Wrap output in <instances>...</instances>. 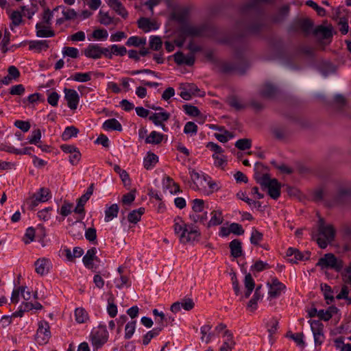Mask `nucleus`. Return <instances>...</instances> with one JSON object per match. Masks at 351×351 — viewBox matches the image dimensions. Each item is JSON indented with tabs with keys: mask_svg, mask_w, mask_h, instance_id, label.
Segmentation results:
<instances>
[{
	"mask_svg": "<svg viewBox=\"0 0 351 351\" xmlns=\"http://www.w3.org/2000/svg\"><path fill=\"white\" fill-rule=\"evenodd\" d=\"M289 6L286 5L281 7L277 14L274 17V21L276 23L282 22L286 19V18L289 16Z\"/></svg>",
	"mask_w": 351,
	"mask_h": 351,
	"instance_id": "473e14b6",
	"label": "nucleus"
},
{
	"mask_svg": "<svg viewBox=\"0 0 351 351\" xmlns=\"http://www.w3.org/2000/svg\"><path fill=\"white\" fill-rule=\"evenodd\" d=\"M62 53L64 56L72 58H77L79 56V50L75 47H65L63 48Z\"/></svg>",
	"mask_w": 351,
	"mask_h": 351,
	"instance_id": "69168bd1",
	"label": "nucleus"
},
{
	"mask_svg": "<svg viewBox=\"0 0 351 351\" xmlns=\"http://www.w3.org/2000/svg\"><path fill=\"white\" fill-rule=\"evenodd\" d=\"M276 92L277 88L270 83L265 84L261 90V94L265 97H272Z\"/></svg>",
	"mask_w": 351,
	"mask_h": 351,
	"instance_id": "2f4dec72",
	"label": "nucleus"
},
{
	"mask_svg": "<svg viewBox=\"0 0 351 351\" xmlns=\"http://www.w3.org/2000/svg\"><path fill=\"white\" fill-rule=\"evenodd\" d=\"M244 285L246 289L245 295L248 298L255 287V282L250 274H247L245 276Z\"/></svg>",
	"mask_w": 351,
	"mask_h": 351,
	"instance_id": "c85d7f7f",
	"label": "nucleus"
},
{
	"mask_svg": "<svg viewBox=\"0 0 351 351\" xmlns=\"http://www.w3.org/2000/svg\"><path fill=\"white\" fill-rule=\"evenodd\" d=\"M348 289L346 286H343L339 293L336 296L337 300L345 299L346 305H351V298L348 297Z\"/></svg>",
	"mask_w": 351,
	"mask_h": 351,
	"instance_id": "bf43d9fd",
	"label": "nucleus"
},
{
	"mask_svg": "<svg viewBox=\"0 0 351 351\" xmlns=\"http://www.w3.org/2000/svg\"><path fill=\"white\" fill-rule=\"evenodd\" d=\"M265 27L262 22L256 21L248 27L247 31L250 34H256L263 31Z\"/></svg>",
	"mask_w": 351,
	"mask_h": 351,
	"instance_id": "8fccbe9b",
	"label": "nucleus"
},
{
	"mask_svg": "<svg viewBox=\"0 0 351 351\" xmlns=\"http://www.w3.org/2000/svg\"><path fill=\"white\" fill-rule=\"evenodd\" d=\"M205 32L203 25H186L183 27V32L189 36H202Z\"/></svg>",
	"mask_w": 351,
	"mask_h": 351,
	"instance_id": "dca6fc26",
	"label": "nucleus"
},
{
	"mask_svg": "<svg viewBox=\"0 0 351 351\" xmlns=\"http://www.w3.org/2000/svg\"><path fill=\"white\" fill-rule=\"evenodd\" d=\"M10 19L12 21L10 24V27L12 31L14 30V27H17L22 23V14L19 11H13L10 16Z\"/></svg>",
	"mask_w": 351,
	"mask_h": 351,
	"instance_id": "a19ab883",
	"label": "nucleus"
},
{
	"mask_svg": "<svg viewBox=\"0 0 351 351\" xmlns=\"http://www.w3.org/2000/svg\"><path fill=\"white\" fill-rule=\"evenodd\" d=\"M35 28L37 37L51 38L55 36V32L51 28V25L37 23Z\"/></svg>",
	"mask_w": 351,
	"mask_h": 351,
	"instance_id": "2eb2a0df",
	"label": "nucleus"
},
{
	"mask_svg": "<svg viewBox=\"0 0 351 351\" xmlns=\"http://www.w3.org/2000/svg\"><path fill=\"white\" fill-rule=\"evenodd\" d=\"M321 289L325 300H326V303L328 304H330L335 300L333 291H332L331 287L326 284H324L321 285Z\"/></svg>",
	"mask_w": 351,
	"mask_h": 351,
	"instance_id": "4c0bfd02",
	"label": "nucleus"
},
{
	"mask_svg": "<svg viewBox=\"0 0 351 351\" xmlns=\"http://www.w3.org/2000/svg\"><path fill=\"white\" fill-rule=\"evenodd\" d=\"M146 44L145 38H140L136 36H130L125 43V45L128 47H140L143 46Z\"/></svg>",
	"mask_w": 351,
	"mask_h": 351,
	"instance_id": "58836bf2",
	"label": "nucleus"
},
{
	"mask_svg": "<svg viewBox=\"0 0 351 351\" xmlns=\"http://www.w3.org/2000/svg\"><path fill=\"white\" fill-rule=\"evenodd\" d=\"M269 268H270L269 264L262 261H257L251 266V270L257 272L262 271Z\"/></svg>",
	"mask_w": 351,
	"mask_h": 351,
	"instance_id": "338daca9",
	"label": "nucleus"
},
{
	"mask_svg": "<svg viewBox=\"0 0 351 351\" xmlns=\"http://www.w3.org/2000/svg\"><path fill=\"white\" fill-rule=\"evenodd\" d=\"M115 286L118 289H123V287H129L131 285L129 277L125 274H121L119 278L114 280Z\"/></svg>",
	"mask_w": 351,
	"mask_h": 351,
	"instance_id": "ea45409f",
	"label": "nucleus"
},
{
	"mask_svg": "<svg viewBox=\"0 0 351 351\" xmlns=\"http://www.w3.org/2000/svg\"><path fill=\"white\" fill-rule=\"evenodd\" d=\"M162 40L160 37L152 36L149 38V47L152 49L158 51L162 47Z\"/></svg>",
	"mask_w": 351,
	"mask_h": 351,
	"instance_id": "5fc2aeb1",
	"label": "nucleus"
},
{
	"mask_svg": "<svg viewBox=\"0 0 351 351\" xmlns=\"http://www.w3.org/2000/svg\"><path fill=\"white\" fill-rule=\"evenodd\" d=\"M61 6H56L53 10H50L49 8H45L42 15V21L40 23L51 25V20L53 17V14L55 12H57Z\"/></svg>",
	"mask_w": 351,
	"mask_h": 351,
	"instance_id": "bb28decb",
	"label": "nucleus"
},
{
	"mask_svg": "<svg viewBox=\"0 0 351 351\" xmlns=\"http://www.w3.org/2000/svg\"><path fill=\"white\" fill-rule=\"evenodd\" d=\"M21 288V297L23 298L24 302L23 304L25 307H36V308H41L43 307V304L36 300V295H34V302L32 300V294L31 292L27 289L26 287H20Z\"/></svg>",
	"mask_w": 351,
	"mask_h": 351,
	"instance_id": "ddd939ff",
	"label": "nucleus"
},
{
	"mask_svg": "<svg viewBox=\"0 0 351 351\" xmlns=\"http://www.w3.org/2000/svg\"><path fill=\"white\" fill-rule=\"evenodd\" d=\"M85 238L89 242L95 243L97 240V230L95 228H88L85 231Z\"/></svg>",
	"mask_w": 351,
	"mask_h": 351,
	"instance_id": "774afa93",
	"label": "nucleus"
},
{
	"mask_svg": "<svg viewBox=\"0 0 351 351\" xmlns=\"http://www.w3.org/2000/svg\"><path fill=\"white\" fill-rule=\"evenodd\" d=\"M64 98L67 101L68 107L71 110H75L77 108L80 97L75 90L64 88Z\"/></svg>",
	"mask_w": 351,
	"mask_h": 351,
	"instance_id": "4468645a",
	"label": "nucleus"
},
{
	"mask_svg": "<svg viewBox=\"0 0 351 351\" xmlns=\"http://www.w3.org/2000/svg\"><path fill=\"white\" fill-rule=\"evenodd\" d=\"M184 132L191 136L195 135L197 132V125L194 122L189 121L184 127Z\"/></svg>",
	"mask_w": 351,
	"mask_h": 351,
	"instance_id": "4d7b16f0",
	"label": "nucleus"
},
{
	"mask_svg": "<svg viewBox=\"0 0 351 351\" xmlns=\"http://www.w3.org/2000/svg\"><path fill=\"white\" fill-rule=\"evenodd\" d=\"M110 50L112 51V54L119 56H125L128 51L126 48L123 45H112L110 46Z\"/></svg>",
	"mask_w": 351,
	"mask_h": 351,
	"instance_id": "6e6d98bb",
	"label": "nucleus"
},
{
	"mask_svg": "<svg viewBox=\"0 0 351 351\" xmlns=\"http://www.w3.org/2000/svg\"><path fill=\"white\" fill-rule=\"evenodd\" d=\"M79 133V130L75 126H68L65 128L64 131L62 134V139L63 141H68L72 137L77 136Z\"/></svg>",
	"mask_w": 351,
	"mask_h": 351,
	"instance_id": "e433bc0d",
	"label": "nucleus"
},
{
	"mask_svg": "<svg viewBox=\"0 0 351 351\" xmlns=\"http://www.w3.org/2000/svg\"><path fill=\"white\" fill-rule=\"evenodd\" d=\"M306 5L314 9L317 14L320 16H324L326 15V10L320 6H319L315 1L312 0H308L306 2Z\"/></svg>",
	"mask_w": 351,
	"mask_h": 351,
	"instance_id": "0e129e2a",
	"label": "nucleus"
},
{
	"mask_svg": "<svg viewBox=\"0 0 351 351\" xmlns=\"http://www.w3.org/2000/svg\"><path fill=\"white\" fill-rule=\"evenodd\" d=\"M339 234L341 241L343 242V249L348 251L351 249V223L343 222L341 224Z\"/></svg>",
	"mask_w": 351,
	"mask_h": 351,
	"instance_id": "1a4fd4ad",
	"label": "nucleus"
},
{
	"mask_svg": "<svg viewBox=\"0 0 351 351\" xmlns=\"http://www.w3.org/2000/svg\"><path fill=\"white\" fill-rule=\"evenodd\" d=\"M92 35L96 40H105L108 38V33L106 29H97L93 31Z\"/></svg>",
	"mask_w": 351,
	"mask_h": 351,
	"instance_id": "680f3d73",
	"label": "nucleus"
},
{
	"mask_svg": "<svg viewBox=\"0 0 351 351\" xmlns=\"http://www.w3.org/2000/svg\"><path fill=\"white\" fill-rule=\"evenodd\" d=\"M235 146L240 150H245L251 147L252 142L248 138H241L236 142Z\"/></svg>",
	"mask_w": 351,
	"mask_h": 351,
	"instance_id": "13d9d810",
	"label": "nucleus"
},
{
	"mask_svg": "<svg viewBox=\"0 0 351 351\" xmlns=\"http://www.w3.org/2000/svg\"><path fill=\"white\" fill-rule=\"evenodd\" d=\"M102 128L107 131L116 130L120 132L123 130L120 122L114 118L109 119L105 121L103 123Z\"/></svg>",
	"mask_w": 351,
	"mask_h": 351,
	"instance_id": "412c9836",
	"label": "nucleus"
},
{
	"mask_svg": "<svg viewBox=\"0 0 351 351\" xmlns=\"http://www.w3.org/2000/svg\"><path fill=\"white\" fill-rule=\"evenodd\" d=\"M237 196L239 199L244 201L250 206H253L258 209H259L261 207V203L260 202L251 199L246 195L245 193L239 192L237 194Z\"/></svg>",
	"mask_w": 351,
	"mask_h": 351,
	"instance_id": "37998d69",
	"label": "nucleus"
},
{
	"mask_svg": "<svg viewBox=\"0 0 351 351\" xmlns=\"http://www.w3.org/2000/svg\"><path fill=\"white\" fill-rule=\"evenodd\" d=\"M108 332L105 326H99L94 329L90 335L93 346L95 349L102 347L108 341Z\"/></svg>",
	"mask_w": 351,
	"mask_h": 351,
	"instance_id": "423d86ee",
	"label": "nucleus"
},
{
	"mask_svg": "<svg viewBox=\"0 0 351 351\" xmlns=\"http://www.w3.org/2000/svg\"><path fill=\"white\" fill-rule=\"evenodd\" d=\"M334 312L330 308H320L317 312V317L324 321L329 320Z\"/></svg>",
	"mask_w": 351,
	"mask_h": 351,
	"instance_id": "052dcab7",
	"label": "nucleus"
},
{
	"mask_svg": "<svg viewBox=\"0 0 351 351\" xmlns=\"http://www.w3.org/2000/svg\"><path fill=\"white\" fill-rule=\"evenodd\" d=\"M310 252H306L304 254L296 250L293 258H289V261L292 263H296L298 261L308 260L310 258Z\"/></svg>",
	"mask_w": 351,
	"mask_h": 351,
	"instance_id": "c03bdc74",
	"label": "nucleus"
},
{
	"mask_svg": "<svg viewBox=\"0 0 351 351\" xmlns=\"http://www.w3.org/2000/svg\"><path fill=\"white\" fill-rule=\"evenodd\" d=\"M223 218L221 210H215L211 213V219L208 222V227L218 226L222 223Z\"/></svg>",
	"mask_w": 351,
	"mask_h": 351,
	"instance_id": "c756f323",
	"label": "nucleus"
},
{
	"mask_svg": "<svg viewBox=\"0 0 351 351\" xmlns=\"http://www.w3.org/2000/svg\"><path fill=\"white\" fill-rule=\"evenodd\" d=\"M313 34L315 36L320 35L323 38L328 39L332 37V34L328 27L319 25L316 27L313 31Z\"/></svg>",
	"mask_w": 351,
	"mask_h": 351,
	"instance_id": "f704fd0d",
	"label": "nucleus"
},
{
	"mask_svg": "<svg viewBox=\"0 0 351 351\" xmlns=\"http://www.w3.org/2000/svg\"><path fill=\"white\" fill-rule=\"evenodd\" d=\"M72 209L73 204L65 201L60 207V210L58 212L63 217H67L71 213Z\"/></svg>",
	"mask_w": 351,
	"mask_h": 351,
	"instance_id": "e2e57ef3",
	"label": "nucleus"
},
{
	"mask_svg": "<svg viewBox=\"0 0 351 351\" xmlns=\"http://www.w3.org/2000/svg\"><path fill=\"white\" fill-rule=\"evenodd\" d=\"M75 316L78 323H84L89 319L88 314L85 308H75Z\"/></svg>",
	"mask_w": 351,
	"mask_h": 351,
	"instance_id": "a18cd8bd",
	"label": "nucleus"
},
{
	"mask_svg": "<svg viewBox=\"0 0 351 351\" xmlns=\"http://www.w3.org/2000/svg\"><path fill=\"white\" fill-rule=\"evenodd\" d=\"M145 213L144 208L134 210L128 214V219L130 223H136L141 220V216Z\"/></svg>",
	"mask_w": 351,
	"mask_h": 351,
	"instance_id": "72a5a7b5",
	"label": "nucleus"
},
{
	"mask_svg": "<svg viewBox=\"0 0 351 351\" xmlns=\"http://www.w3.org/2000/svg\"><path fill=\"white\" fill-rule=\"evenodd\" d=\"M99 21L101 24L108 26L112 24V17L109 15L108 12L100 10L99 12Z\"/></svg>",
	"mask_w": 351,
	"mask_h": 351,
	"instance_id": "603ef678",
	"label": "nucleus"
},
{
	"mask_svg": "<svg viewBox=\"0 0 351 351\" xmlns=\"http://www.w3.org/2000/svg\"><path fill=\"white\" fill-rule=\"evenodd\" d=\"M158 162V157L152 152H148L147 156L144 158L143 166L147 170L152 169Z\"/></svg>",
	"mask_w": 351,
	"mask_h": 351,
	"instance_id": "4be33fe9",
	"label": "nucleus"
},
{
	"mask_svg": "<svg viewBox=\"0 0 351 351\" xmlns=\"http://www.w3.org/2000/svg\"><path fill=\"white\" fill-rule=\"evenodd\" d=\"M119 210V208L117 204H114L110 206H107L105 210V221L108 222L112 220L114 218L117 217Z\"/></svg>",
	"mask_w": 351,
	"mask_h": 351,
	"instance_id": "393cba45",
	"label": "nucleus"
},
{
	"mask_svg": "<svg viewBox=\"0 0 351 351\" xmlns=\"http://www.w3.org/2000/svg\"><path fill=\"white\" fill-rule=\"evenodd\" d=\"M94 191V184L92 183L88 187L86 192L82 195L79 199L77 200V205L74 208V213L82 215V219L84 217L85 210H84V205L87 202V201L90 199V196L93 195Z\"/></svg>",
	"mask_w": 351,
	"mask_h": 351,
	"instance_id": "9d476101",
	"label": "nucleus"
},
{
	"mask_svg": "<svg viewBox=\"0 0 351 351\" xmlns=\"http://www.w3.org/2000/svg\"><path fill=\"white\" fill-rule=\"evenodd\" d=\"M173 222L174 232L178 237L180 243H186L199 239L201 233L194 224L186 223L179 216L174 219Z\"/></svg>",
	"mask_w": 351,
	"mask_h": 351,
	"instance_id": "f257e3e1",
	"label": "nucleus"
},
{
	"mask_svg": "<svg viewBox=\"0 0 351 351\" xmlns=\"http://www.w3.org/2000/svg\"><path fill=\"white\" fill-rule=\"evenodd\" d=\"M91 72L75 73L71 76L72 80L78 82H86L91 80Z\"/></svg>",
	"mask_w": 351,
	"mask_h": 351,
	"instance_id": "de8ad7c7",
	"label": "nucleus"
},
{
	"mask_svg": "<svg viewBox=\"0 0 351 351\" xmlns=\"http://www.w3.org/2000/svg\"><path fill=\"white\" fill-rule=\"evenodd\" d=\"M189 218L194 223L199 222L201 223H204L207 219V213L205 212L202 214H199V213H193L189 215Z\"/></svg>",
	"mask_w": 351,
	"mask_h": 351,
	"instance_id": "864d4df0",
	"label": "nucleus"
},
{
	"mask_svg": "<svg viewBox=\"0 0 351 351\" xmlns=\"http://www.w3.org/2000/svg\"><path fill=\"white\" fill-rule=\"evenodd\" d=\"M311 328L314 336V341L316 345H321L324 339L323 324L317 320L310 322Z\"/></svg>",
	"mask_w": 351,
	"mask_h": 351,
	"instance_id": "f8f14e48",
	"label": "nucleus"
},
{
	"mask_svg": "<svg viewBox=\"0 0 351 351\" xmlns=\"http://www.w3.org/2000/svg\"><path fill=\"white\" fill-rule=\"evenodd\" d=\"M317 265L322 269L330 268L340 271L343 267V263L341 260L337 259L333 254L328 253L319 259Z\"/></svg>",
	"mask_w": 351,
	"mask_h": 351,
	"instance_id": "39448f33",
	"label": "nucleus"
},
{
	"mask_svg": "<svg viewBox=\"0 0 351 351\" xmlns=\"http://www.w3.org/2000/svg\"><path fill=\"white\" fill-rule=\"evenodd\" d=\"M108 6L112 8L117 14L120 15L123 19H126L128 13L125 8L121 2L119 0H108Z\"/></svg>",
	"mask_w": 351,
	"mask_h": 351,
	"instance_id": "f3484780",
	"label": "nucleus"
},
{
	"mask_svg": "<svg viewBox=\"0 0 351 351\" xmlns=\"http://www.w3.org/2000/svg\"><path fill=\"white\" fill-rule=\"evenodd\" d=\"M263 239V234L256 228H252L250 242L254 245H258Z\"/></svg>",
	"mask_w": 351,
	"mask_h": 351,
	"instance_id": "49530a36",
	"label": "nucleus"
},
{
	"mask_svg": "<svg viewBox=\"0 0 351 351\" xmlns=\"http://www.w3.org/2000/svg\"><path fill=\"white\" fill-rule=\"evenodd\" d=\"M138 28L143 30L145 32H148L151 29H156L157 27L155 24L151 22L148 19L142 17L138 21Z\"/></svg>",
	"mask_w": 351,
	"mask_h": 351,
	"instance_id": "cd10ccee",
	"label": "nucleus"
},
{
	"mask_svg": "<svg viewBox=\"0 0 351 351\" xmlns=\"http://www.w3.org/2000/svg\"><path fill=\"white\" fill-rule=\"evenodd\" d=\"M97 249L95 247H91L89 249L82 258V262L84 266L89 269L95 270L97 265L95 262L99 263V259L96 256Z\"/></svg>",
	"mask_w": 351,
	"mask_h": 351,
	"instance_id": "9b49d317",
	"label": "nucleus"
},
{
	"mask_svg": "<svg viewBox=\"0 0 351 351\" xmlns=\"http://www.w3.org/2000/svg\"><path fill=\"white\" fill-rule=\"evenodd\" d=\"M267 286L269 288L267 298L269 300L280 297L286 290V286L276 277H271L270 280L267 281Z\"/></svg>",
	"mask_w": 351,
	"mask_h": 351,
	"instance_id": "0eeeda50",
	"label": "nucleus"
},
{
	"mask_svg": "<svg viewBox=\"0 0 351 351\" xmlns=\"http://www.w3.org/2000/svg\"><path fill=\"white\" fill-rule=\"evenodd\" d=\"M170 117V114L166 111H162L160 112L152 113L149 117V119L152 121L154 125H162L163 121H167Z\"/></svg>",
	"mask_w": 351,
	"mask_h": 351,
	"instance_id": "aec40b11",
	"label": "nucleus"
},
{
	"mask_svg": "<svg viewBox=\"0 0 351 351\" xmlns=\"http://www.w3.org/2000/svg\"><path fill=\"white\" fill-rule=\"evenodd\" d=\"M313 23L309 19L298 18L294 19L288 26L289 33L301 32L305 36L313 33Z\"/></svg>",
	"mask_w": 351,
	"mask_h": 351,
	"instance_id": "20e7f679",
	"label": "nucleus"
},
{
	"mask_svg": "<svg viewBox=\"0 0 351 351\" xmlns=\"http://www.w3.org/2000/svg\"><path fill=\"white\" fill-rule=\"evenodd\" d=\"M84 53L88 58L99 59L101 58V46L98 44H89Z\"/></svg>",
	"mask_w": 351,
	"mask_h": 351,
	"instance_id": "a211bd4d",
	"label": "nucleus"
},
{
	"mask_svg": "<svg viewBox=\"0 0 351 351\" xmlns=\"http://www.w3.org/2000/svg\"><path fill=\"white\" fill-rule=\"evenodd\" d=\"M41 131L40 129H35L32 130L30 136H28L27 140L30 144L38 145L40 143Z\"/></svg>",
	"mask_w": 351,
	"mask_h": 351,
	"instance_id": "09e8293b",
	"label": "nucleus"
},
{
	"mask_svg": "<svg viewBox=\"0 0 351 351\" xmlns=\"http://www.w3.org/2000/svg\"><path fill=\"white\" fill-rule=\"evenodd\" d=\"M48 41L45 40H30L29 42V49L40 53L43 50L46 51L49 48Z\"/></svg>",
	"mask_w": 351,
	"mask_h": 351,
	"instance_id": "6ab92c4d",
	"label": "nucleus"
},
{
	"mask_svg": "<svg viewBox=\"0 0 351 351\" xmlns=\"http://www.w3.org/2000/svg\"><path fill=\"white\" fill-rule=\"evenodd\" d=\"M256 180L263 190L267 189L268 195L272 199H277L280 196L281 184L276 179H271L269 175L266 173L256 177Z\"/></svg>",
	"mask_w": 351,
	"mask_h": 351,
	"instance_id": "7ed1b4c3",
	"label": "nucleus"
},
{
	"mask_svg": "<svg viewBox=\"0 0 351 351\" xmlns=\"http://www.w3.org/2000/svg\"><path fill=\"white\" fill-rule=\"evenodd\" d=\"M225 334H228V339H226L222 346L220 348V351H231L234 345V342L232 339V335L229 331H225Z\"/></svg>",
	"mask_w": 351,
	"mask_h": 351,
	"instance_id": "3c124183",
	"label": "nucleus"
},
{
	"mask_svg": "<svg viewBox=\"0 0 351 351\" xmlns=\"http://www.w3.org/2000/svg\"><path fill=\"white\" fill-rule=\"evenodd\" d=\"M51 338V331L49 324L45 321L38 323V328L36 331L35 339L40 345H45Z\"/></svg>",
	"mask_w": 351,
	"mask_h": 351,
	"instance_id": "6e6552de",
	"label": "nucleus"
},
{
	"mask_svg": "<svg viewBox=\"0 0 351 351\" xmlns=\"http://www.w3.org/2000/svg\"><path fill=\"white\" fill-rule=\"evenodd\" d=\"M336 230L332 224L326 223L323 218H319L317 230L312 233V238L319 247L325 249L335 237Z\"/></svg>",
	"mask_w": 351,
	"mask_h": 351,
	"instance_id": "f03ea898",
	"label": "nucleus"
},
{
	"mask_svg": "<svg viewBox=\"0 0 351 351\" xmlns=\"http://www.w3.org/2000/svg\"><path fill=\"white\" fill-rule=\"evenodd\" d=\"M229 247L230 249L231 255L234 258H239L242 255L241 242L239 239L232 240Z\"/></svg>",
	"mask_w": 351,
	"mask_h": 351,
	"instance_id": "5701e85b",
	"label": "nucleus"
},
{
	"mask_svg": "<svg viewBox=\"0 0 351 351\" xmlns=\"http://www.w3.org/2000/svg\"><path fill=\"white\" fill-rule=\"evenodd\" d=\"M34 195L41 202H45L51 197L50 190L45 187L40 188Z\"/></svg>",
	"mask_w": 351,
	"mask_h": 351,
	"instance_id": "c9c22d12",
	"label": "nucleus"
},
{
	"mask_svg": "<svg viewBox=\"0 0 351 351\" xmlns=\"http://www.w3.org/2000/svg\"><path fill=\"white\" fill-rule=\"evenodd\" d=\"M195 302L190 298L185 297L173 302L170 307H194Z\"/></svg>",
	"mask_w": 351,
	"mask_h": 351,
	"instance_id": "79ce46f5",
	"label": "nucleus"
},
{
	"mask_svg": "<svg viewBox=\"0 0 351 351\" xmlns=\"http://www.w3.org/2000/svg\"><path fill=\"white\" fill-rule=\"evenodd\" d=\"M164 138V135L156 131H152L145 139L147 144L158 145L160 144Z\"/></svg>",
	"mask_w": 351,
	"mask_h": 351,
	"instance_id": "a878e982",
	"label": "nucleus"
},
{
	"mask_svg": "<svg viewBox=\"0 0 351 351\" xmlns=\"http://www.w3.org/2000/svg\"><path fill=\"white\" fill-rule=\"evenodd\" d=\"M264 296V292L263 291V287L261 285H258L255 289L254 293L250 300V306L257 305L258 303L261 301Z\"/></svg>",
	"mask_w": 351,
	"mask_h": 351,
	"instance_id": "7c9ffc66",
	"label": "nucleus"
},
{
	"mask_svg": "<svg viewBox=\"0 0 351 351\" xmlns=\"http://www.w3.org/2000/svg\"><path fill=\"white\" fill-rule=\"evenodd\" d=\"M35 270L37 274L43 276L49 271V262L45 258L38 259L35 262Z\"/></svg>",
	"mask_w": 351,
	"mask_h": 351,
	"instance_id": "b1692460",
	"label": "nucleus"
}]
</instances>
